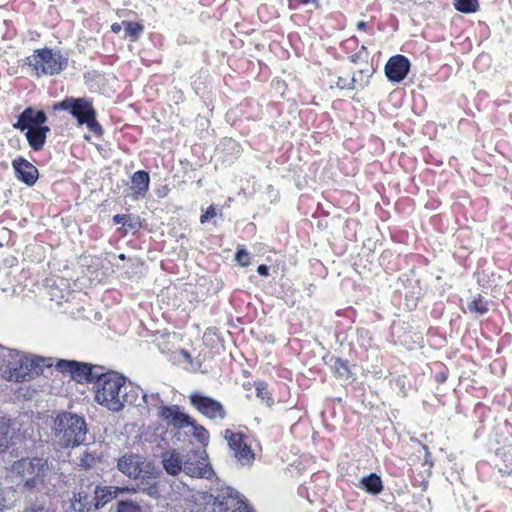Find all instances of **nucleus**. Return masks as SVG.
Listing matches in <instances>:
<instances>
[{"label": "nucleus", "instance_id": "obj_1", "mask_svg": "<svg viewBox=\"0 0 512 512\" xmlns=\"http://www.w3.org/2000/svg\"><path fill=\"white\" fill-rule=\"evenodd\" d=\"M95 387V401L112 412L123 410L125 405H140L137 401L142 388L126 383V378L115 371H102Z\"/></svg>", "mask_w": 512, "mask_h": 512}, {"label": "nucleus", "instance_id": "obj_2", "mask_svg": "<svg viewBox=\"0 0 512 512\" xmlns=\"http://www.w3.org/2000/svg\"><path fill=\"white\" fill-rule=\"evenodd\" d=\"M117 469L129 479L139 481L138 490L152 498L160 496L156 480L160 477L161 470L144 455L133 452L122 455L117 460Z\"/></svg>", "mask_w": 512, "mask_h": 512}, {"label": "nucleus", "instance_id": "obj_3", "mask_svg": "<svg viewBox=\"0 0 512 512\" xmlns=\"http://www.w3.org/2000/svg\"><path fill=\"white\" fill-rule=\"evenodd\" d=\"M52 465L43 456L22 457L7 469L8 476L24 490L32 492L50 481Z\"/></svg>", "mask_w": 512, "mask_h": 512}, {"label": "nucleus", "instance_id": "obj_4", "mask_svg": "<svg viewBox=\"0 0 512 512\" xmlns=\"http://www.w3.org/2000/svg\"><path fill=\"white\" fill-rule=\"evenodd\" d=\"M87 434V423L83 416L61 412L53 419L51 440L59 449L75 448L84 444Z\"/></svg>", "mask_w": 512, "mask_h": 512}, {"label": "nucleus", "instance_id": "obj_5", "mask_svg": "<svg viewBox=\"0 0 512 512\" xmlns=\"http://www.w3.org/2000/svg\"><path fill=\"white\" fill-rule=\"evenodd\" d=\"M0 369L9 381L22 382L32 379L35 375L43 374L44 367H50L42 357L20 354L18 351L2 347Z\"/></svg>", "mask_w": 512, "mask_h": 512}, {"label": "nucleus", "instance_id": "obj_6", "mask_svg": "<svg viewBox=\"0 0 512 512\" xmlns=\"http://www.w3.org/2000/svg\"><path fill=\"white\" fill-rule=\"evenodd\" d=\"M54 111H67L76 119L78 125H86L89 131L95 135H101L103 129L96 119V110L92 100L86 97H65L53 105Z\"/></svg>", "mask_w": 512, "mask_h": 512}, {"label": "nucleus", "instance_id": "obj_7", "mask_svg": "<svg viewBox=\"0 0 512 512\" xmlns=\"http://www.w3.org/2000/svg\"><path fill=\"white\" fill-rule=\"evenodd\" d=\"M68 56L60 50L41 48L34 50L26 60L37 77L54 76L60 74L68 67Z\"/></svg>", "mask_w": 512, "mask_h": 512}, {"label": "nucleus", "instance_id": "obj_8", "mask_svg": "<svg viewBox=\"0 0 512 512\" xmlns=\"http://www.w3.org/2000/svg\"><path fill=\"white\" fill-rule=\"evenodd\" d=\"M213 512H254L247 499L231 487L217 491Z\"/></svg>", "mask_w": 512, "mask_h": 512}, {"label": "nucleus", "instance_id": "obj_9", "mask_svg": "<svg viewBox=\"0 0 512 512\" xmlns=\"http://www.w3.org/2000/svg\"><path fill=\"white\" fill-rule=\"evenodd\" d=\"M183 471L190 477L211 479L214 475L204 449H192L184 455Z\"/></svg>", "mask_w": 512, "mask_h": 512}, {"label": "nucleus", "instance_id": "obj_10", "mask_svg": "<svg viewBox=\"0 0 512 512\" xmlns=\"http://www.w3.org/2000/svg\"><path fill=\"white\" fill-rule=\"evenodd\" d=\"M188 399L191 406L204 417L210 420L226 418V410L220 401L198 391L192 392Z\"/></svg>", "mask_w": 512, "mask_h": 512}, {"label": "nucleus", "instance_id": "obj_11", "mask_svg": "<svg viewBox=\"0 0 512 512\" xmlns=\"http://www.w3.org/2000/svg\"><path fill=\"white\" fill-rule=\"evenodd\" d=\"M224 438L226 439L233 456L241 466L252 465L255 455L251 447L245 441L244 434L226 429L224 431Z\"/></svg>", "mask_w": 512, "mask_h": 512}, {"label": "nucleus", "instance_id": "obj_12", "mask_svg": "<svg viewBox=\"0 0 512 512\" xmlns=\"http://www.w3.org/2000/svg\"><path fill=\"white\" fill-rule=\"evenodd\" d=\"M158 416L167 424V426L182 429L194 425V420L180 410L178 405L160 406Z\"/></svg>", "mask_w": 512, "mask_h": 512}, {"label": "nucleus", "instance_id": "obj_13", "mask_svg": "<svg viewBox=\"0 0 512 512\" xmlns=\"http://www.w3.org/2000/svg\"><path fill=\"white\" fill-rule=\"evenodd\" d=\"M47 115L43 110H36L29 106L23 110L17 118L16 123L13 124L15 129L20 131L36 129L45 126Z\"/></svg>", "mask_w": 512, "mask_h": 512}, {"label": "nucleus", "instance_id": "obj_14", "mask_svg": "<svg viewBox=\"0 0 512 512\" xmlns=\"http://www.w3.org/2000/svg\"><path fill=\"white\" fill-rule=\"evenodd\" d=\"M410 66L406 56L399 54L392 56L385 65V75L389 81L399 83L408 75Z\"/></svg>", "mask_w": 512, "mask_h": 512}, {"label": "nucleus", "instance_id": "obj_15", "mask_svg": "<svg viewBox=\"0 0 512 512\" xmlns=\"http://www.w3.org/2000/svg\"><path fill=\"white\" fill-rule=\"evenodd\" d=\"M16 178L26 184L33 186L39 176L38 169L25 158L19 156L12 161Z\"/></svg>", "mask_w": 512, "mask_h": 512}, {"label": "nucleus", "instance_id": "obj_16", "mask_svg": "<svg viewBox=\"0 0 512 512\" xmlns=\"http://www.w3.org/2000/svg\"><path fill=\"white\" fill-rule=\"evenodd\" d=\"M71 378L78 383H96L100 377L103 367L93 366L88 363L75 361L73 364Z\"/></svg>", "mask_w": 512, "mask_h": 512}, {"label": "nucleus", "instance_id": "obj_17", "mask_svg": "<svg viewBox=\"0 0 512 512\" xmlns=\"http://www.w3.org/2000/svg\"><path fill=\"white\" fill-rule=\"evenodd\" d=\"M97 509L99 508L94 499V493H90L83 488L73 493V497L70 499L69 506L67 507V511L74 512H90Z\"/></svg>", "mask_w": 512, "mask_h": 512}, {"label": "nucleus", "instance_id": "obj_18", "mask_svg": "<svg viewBox=\"0 0 512 512\" xmlns=\"http://www.w3.org/2000/svg\"><path fill=\"white\" fill-rule=\"evenodd\" d=\"M161 462L167 474L176 476L183 471L184 455L177 449H171L161 454Z\"/></svg>", "mask_w": 512, "mask_h": 512}, {"label": "nucleus", "instance_id": "obj_19", "mask_svg": "<svg viewBox=\"0 0 512 512\" xmlns=\"http://www.w3.org/2000/svg\"><path fill=\"white\" fill-rule=\"evenodd\" d=\"M150 176L147 171L138 170L131 177L132 198L139 199L146 195L149 190Z\"/></svg>", "mask_w": 512, "mask_h": 512}, {"label": "nucleus", "instance_id": "obj_20", "mask_svg": "<svg viewBox=\"0 0 512 512\" xmlns=\"http://www.w3.org/2000/svg\"><path fill=\"white\" fill-rule=\"evenodd\" d=\"M50 132V128L48 126H42L36 129H29L25 133V137L28 141L29 146L34 151H40L43 149L47 134Z\"/></svg>", "mask_w": 512, "mask_h": 512}, {"label": "nucleus", "instance_id": "obj_21", "mask_svg": "<svg viewBox=\"0 0 512 512\" xmlns=\"http://www.w3.org/2000/svg\"><path fill=\"white\" fill-rule=\"evenodd\" d=\"M359 488L371 495H379L383 491L384 486L378 474L370 473L360 480Z\"/></svg>", "mask_w": 512, "mask_h": 512}, {"label": "nucleus", "instance_id": "obj_22", "mask_svg": "<svg viewBox=\"0 0 512 512\" xmlns=\"http://www.w3.org/2000/svg\"><path fill=\"white\" fill-rule=\"evenodd\" d=\"M94 499L98 508L113 500L118 494V488L114 486H95L93 489Z\"/></svg>", "mask_w": 512, "mask_h": 512}, {"label": "nucleus", "instance_id": "obj_23", "mask_svg": "<svg viewBox=\"0 0 512 512\" xmlns=\"http://www.w3.org/2000/svg\"><path fill=\"white\" fill-rule=\"evenodd\" d=\"M216 497L217 494L214 495L206 491H198L192 496L193 501L197 506V511L210 510L211 512H213L215 501L217 500Z\"/></svg>", "mask_w": 512, "mask_h": 512}, {"label": "nucleus", "instance_id": "obj_24", "mask_svg": "<svg viewBox=\"0 0 512 512\" xmlns=\"http://www.w3.org/2000/svg\"><path fill=\"white\" fill-rule=\"evenodd\" d=\"M495 456L498 461L499 471L505 473L512 472V445L498 448Z\"/></svg>", "mask_w": 512, "mask_h": 512}, {"label": "nucleus", "instance_id": "obj_25", "mask_svg": "<svg viewBox=\"0 0 512 512\" xmlns=\"http://www.w3.org/2000/svg\"><path fill=\"white\" fill-rule=\"evenodd\" d=\"M333 371L335 375L341 380H350L353 378V373L350 369L349 363L347 360H343L341 358H334V363L332 365Z\"/></svg>", "mask_w": 512, "mask_h": 512}, {"label": "nucleus", "instance_id": "obj_26", "mask_svg": "<svg viewBox=\"0 0 512 512\" xmlns=\"http://www.w3.org/2000/svg\"><path fill=\"white\" fill-rule=\"evenodd\" d=\"M467 309L470 313L484 315L489 311V303L487 300L484 299L483 296L478 294L477 296L473 297L470 301H468Z\"/></svg>", "mask_w": 512, "mask_h": 512}, {"label": "nucleus", "instance_id": "obj_27", "mask_svg": "<svg viewBox=\"0 0 512 512\" xmlns=\"http://www.w3.org/2000/svg\"><path fill=\"white\" fill-rule=\"evenodd\" d=\"M123 28L125 31L124 38H129L132 42L137 41L144 31V26L141 23L134 21L124 20Z\"/></svg>", "mask_w": 512, "mask_h": 512}, {"label": "nucleus", "instance_id": "obj_28", "mask_svg": "<svg viewBox=\"0 0 512 512\" xmlns=\"http://www.w3.org/2000/svg\"><path fill=\"white\" fill-rule=\"evenodd\" d=\"M10 429V421L0 416V454L8 449L11 439Z\"/></svg>", "mask_w": 512, "mask_h": 512}, {"label": "nucleus", "instance_id": "obj_29", "mask_svg": "<svg viewBox=\"0 0 512 512\" xmlns=\"http://www.w3.org/2000/svg\"><path fill=\"white\" fill-rule=\"evenodd\" d=\"M137 403H140L139 406H142L143 404H145V406L148 410H150L152 408H156V407H158L160 409V406H163L162 405L163 400L161 399L159 393L155 392V393L147 394L143 390H142V393H140L139 400L137 401Z\"/></svg>", "mask_w": 512, "mask_h": 512}, {"label": "nucleus", "instance_id": "obj_30", "mask_svg": "<svg viewBox=\"0 0 512 512\" xmlns=\"http://www.w3.org/2000/svg\"><path fill=\"white\" fill-rule=\"evenodd\" d=\"M370 76L369 71L363 69L354 73L349 80V83L352 85V90L365 88L369 84Z\"/></svg>", "mask_w": 512, "mask_h": 512}, {"label": "nucleus", "instance_id": "obj_31", "mask_svg": "<svg viewBox=\"0 0 512 512\" xmlns=\"http://www.w3.org/2000/svg\"><path fill=\"white\" fill-rule=\"evenodd\" d=\"M454 8L462 13L470 14L478 10V0H454Z\"/></svg>", "mask_w": 512, "mask_h": 512}, {"label": "nucleus", "instance_id": "obj_32", "mask_svg": "<svg viewBox=\"0 0 512 512\" xmlns=\"http://www.w3.org/2000/svg\"><path fill=\"white\" fill-rule=\"evenodd\" d=\"M24 512H53L44 499H36L34 502L27 505Z\"/></svg>", "mask_w": 512, "mask_h": 512}, {"label": "nucleus", "instance_id": "obj_33", "mask_svg": "<svg viewBox=\"0 0 512 512\" xmlns=\"http://www.w3.org/2000/svg\"><path fill=\"white\" fill-rule=\"evenodd\" d=\"M255 388L257 392V397L261 398L263 401H266L267 405L273 404V398L267 391V384L264 381L255 382Z\"/></svg>", "mask_w": 512, "mask_h": 512}, {"label": "nucleus", "instance_id": "obj_34", "mask_svg": "<svg viewBox=\"0 0 512 512\" xmlns=\"http://www.w3.org/2000/svg\"><path fill=\"white\" fill-rule=\"evenodd\" d=\"M117 512H143V510L136 502L124 500L118 503Z\"/></svg>", "mask_w": 512, "mask_h": 512}, {"label": "nucleus", "instance_id": "obj_35", "mask_svg": "<svg viewBox=\"0 0 512 512\" xmlns=\"http://www.w3.org/2000/svg\"><path fill=\"white\" fill-rule=\"evenodd\" d=\"M128 231L136 233L142 227L141 219L139 216L128 214L125 226Z\"/></svg>", "mask_w": 512, "mask_h": 512}, {"label": "nucleus", "instance_id": "obj_36", "mask_svg": "<svg viewBox=\"0 0 512 512\" xmlns=\"http://www.w3.org/2000/svg\"><path fill=\"white\" fill-rule=\"evenodd\" d=\"M194 428L195 437L201 442L206 443L209 439L208 431L201 425L196 424L194 421V425H191Z\"/></svg>", "mask_w": 512, "mask_h": 512}, {"label": "nucleus", "instance_id": "obj_37", "mask_svg": "<svg viewBox=\"0 0 512 512\" xmlns=\"http://www.w3.org/2000/svg\"><path fill=\"white\" fill-rule=\"evenodd\" d=\"M235 260L239 265L246 267L250 264L249 253L244 248H239L236 251Z\"/></svg>", "mask_w": 512, "mask_h": 512}, {"label": "nucleus", "instance_id": "obj_38", "mask_svg": "<svg viewBox=\"0 0 512 512\" xmlns=\"http://www.w3.org/2000/svg\"><path fill=\"white\" fill-rule=\"evenodd\" d=\"M73 364H75V360H59L56 364V369L58 371H60L61 373H64V374H71L72 372V368H73Z\"/></svg>", "mask_w": 512, "mask_h": 512}, {"label": "nucleus", "instance_id": "obj_39", "mask_svg": "<svg viewBox=\"0 0 512 512\" xmlns=\"http://www.w3.org/2000/svg\"><path fill=\"white\" fill-rule=\"evenodd\" d=\"M216 216V209L214 206H209L206 211L201 215L200 222L202 224L206 223L208 220L214 218Z\"/></svg>", "mask_w": 512, "mask_h": 512}, {"label": "nucleus", "instance_id": "obj_40", "mask_svg": "<svg viewBox=\"0 0 512 512\" xmlns=\"http://www.w3.org/2000/svg\"><path fill=\"white\" fill-rule=\"evenodd\" d=\"M350 77L339 76L336 82V86L340 89L352 90V85L349 83Z\"/></svg>", "mask_w": 512, "mask_h": 512}, {"label": "nucleus", "instance_id": "obj_41", "mask_svg": "<svg viewBox=\"0 0 512 512\" xmlns=\"http://www.w3.org/2000/svg\"><path fill=\"white\" fill-rule=\"evenodd\" d=\"M318 0H288L289 8L296 9L298 5H306L310 3H317Z\"/></svg>", "mask_w": 512, "mask_h": 512}, {"label": "nucleus", "instance_id": "obj_42", "mask_svg": "<svg viewBox=\"0 0 512 512\" xmlns=\"http://www.w3.org/2000/svg\"><path fill=\"white\" fill-rule=\"evenodd\" d=\"M8 507L9 505L6 499V490L4 488H0V512H4Z\"/></svg>", "mask_w": 512, "mask_h": 512}, {"label": "nucleus", "instance_id": "obj_43", "mask_svg": "<svg viewBox=\"0 0 512 512\" xmlns=\"http://www.w3.org/2000/svg\"><path fill=\"white\" fill-rule=\"evenodd\" d=\"M128 214H117L113 216V222L115 224H122L125 226Z\"/></svg>", "mask_w": 512, "mask_h": 512}, {"label": "nucleus", "instance_id": "obj_44", "mask_svg": "<svg viewBox=\"0 0 512 512\" xmlns=\"http://www.w3.org/2000/svg\"><path fill=\"white\" fill-rule=\"evenodd\" d=\"M257 272L259 275L267 277L269 275V267L265 264H261L258 266Z\"/></svg>", "mask_w": 512, "mask_h": 512}, {"label": "nucleus", "instance_id": "obj_45", "mask_svg": "<svg viewBox=\"0 0 512 512\" xmlns=\"http://www.w3.org/2000/svg\"><path fill=\"white\" fill-rule=\"evenodd\" d=\"M123 28V21L121 23H113L111 25V30L114 33H119Z\"/></svg>", "mask_w": 512, "mask_h": 512}, {"label": "nucleus", "instance_id": "obj_46", "mask_svg": "<svg viewBox=\"0 0 512 512\" xmlns=\"http://www.w3.org/2000/svg\"><path fill=\"white\" fill-rule=\"evenodd\" d=\"M447 379V376L445 373L441 372L439 374L436 375V380L439 382V383H443L445 382Z\"/></svg>", "mask_w": 512, "mask_h": 512}, {"label": "nucleus", "instance_id": "obj_47", "mask_svg": "<svg viewBox=\"0 0 512 512\" xmlns=\"http://www.w3.org/2000/svg\"><path fill=\"white\" fill-rule=\"evenodd\" d=\"M367 26L368 25H367V23L365 21H359L357 23V29L362 30V31H366Z\"/></svg>", "mask_w": 512, "mask_h": 512}, {"label": "nucleus", "instance_id": "obj_48", "mask_svg": "<svg viewBox=\"0 0 512 512\" xmlns=\"http://www.w3.org/2000/svg\"><path fill=\"white\" fill-rule=\"evenodd\" d=\"M119 258H120V259H122V260H124V259H125V255H124V254H120V255H119Z\"/></svg>", "mask_w": 512, "mask_h": 512}, {"label": "nucleus", "instance_id": "obj_49", "mask_svg": "<svg viewBox=\"0 0 512 512\" xmlns=\"http://www.w3.org/2000/svg\"><path fill=\"white\" fill-rule=\"evenodd\" d=\"M184 357H189V354L187 352H184Z\"/></svg>", "mask_w": 512, "mask_h": 512}]
</instances>
